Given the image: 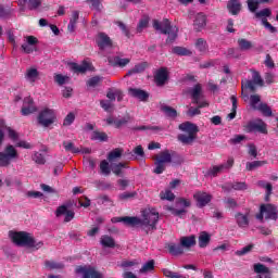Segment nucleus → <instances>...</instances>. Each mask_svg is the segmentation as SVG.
Returning <instances> with one entry per match:
<instances>
[{"instance_id": "obj_1", "label": "nucleus", "mask_w": 278, "mask_h": 278, "mask_svg": "<svg viewBox=\"0 0 278 278\" xmlns=\"http://www.w3.org/2000/svg\"><path fill=\"white\" fill-rule=\"evenodd\" d=\"M10 238L16 247H28L29 249H42L45 243L42 241L37 242L34 236L27 231H11Z\"/></svg>"}, {"instance_id": "obj_2", "label": "nucleus", "mask_w": 278, "mask_h": 278, "mask_svg": "<svg viewBox=\"0 0 278 278\" xmlns=\"http://www.w3.org/2000/svg\"><path fill=\"white\" fill-rule=\"evenodd\" d=\"M178 129L184 131V134L177 136L178 142L186 146L194 144V140H197V135L199 134V126L197 124L184 122L179 124Z\"/></svg>"}, {"instance_id": "obj_3", "label": "nucleus", "mask_w": 278, "mask_h": 278, "mask_svg": "<svg viewBox=\"0 0 278 278\" xmlns=\"http://www.w3.org/2000/svg\"><path fill=\"white\" fill-rule=\"evenodd\" d=\"M153 28L156 31H161V34L168 36L166 39V45H173V42L177 40L179 28H177V26L170 25V21L168 18H164L162 22L153 20Z\"/></svg>"}, {"instance_id": "obj_4", "label": "nucleus", "mask_w": 278, "mask_h": 278, "mask_svg": "<svg viewBox=\"0 0 278 278\" xmlns=\"http://www.w3.org/2000/svg\"><path fill=\"white\" fill-rule=\"evenodd\" d=\"M143 218H139V223L137 225L141 226L142 231L149 235V231H155L157 229V223L160 220V213L157 212H149L142 214Z\"/></svg>"}, {"instance_id": "obj_5", "label": "nucleus", "mask_w": 278, "mask_h": 278, "mask_svg": "<svg viewBox=\"0 0 278 278\" xmlns=\"http://www.w3.org/2000/svg\"><path fill=\"white\" fill-rule=\"evenodd\" d=\"M251 73L252 80L245 79L241 81L242 92H244V90H251V92H255V86H260L261 88L264 87V79H262L260 72L251 70Z\"/></svg>"}, {"instance_id": "obj_6", "label": "nucleus", "mask_w": 278, "mask_h": 278, "mask_svg": "<svg viewBox=\"0 0 278 278\" xmlns=\"http://www.w3.org/2000/svg\"><path fill=\"white\" fill-rule=\"evenodd\" d=\"M55 111H53V109L46 108L39 112L37 121L41 127H50V125L55 123Z\"/></svg>"}, {"instance_id": "obj_7", "label": "nucleus", "mask_w": 278, "mask_h": 278, "mask_svg": "<svg viewBox=\"0 0 278 278\" xmlns=\"http://www.w3.org/2000/svg\"><path fill=\"white\" fill-rule=\"evenodd\" d=\"M244 131H247V134L258 132L266 136L268 134V125L262 119L251 121L244 126Z\"/></svg>"}, {"instance_id": "obj_8", "label": "nucleus", "mask_w": 278, "mask_h": 278, "mask_svg": "<svg viewBox=\"0 0 278 278\" xmlns=\"http://www.w3.org/2000/svg\"><path fill=\"white\" fill-rule=\"evenodd\" d=\"M75 271L77 275H83V278H103L101 273L91 266H77Z\"/></svg>"}, {"instance_id": "obj_9", "label": "nucleus", "mask_w": 278, "mask_h": 278, "mask_svg": "<svg viewBox=\"0 0 278 278\" xmlns=\"http://www.w3.org/2000/svg\"><path fill=\"white\" fill-rule=\"evenodd\" d=\"M194 201H197V207L203 208L208 203H212V194L203 191H197L193 194Z\"/></svg>"}, {"instance_id": "obj_10", "label": "nucleus", "mask_w": 278, "mask_h": 278, "mask_svg": "<svg viewBox=\"0 0 278 278\" xmlns=\"http://www.w3.org/2000/svg\"><path fill=\"white\" fill-rule=\"evenodd\" d=\"M34 112H38V108L34 104V99L31 97H26L21 113L23 116H29V114H34Z\"/></svg>"}, {"instance_id": "obj_11", "label": "nucleus", "mask_w": 278, "mask_h": 278, "mask_svg": "<svg viewBox=\"0 0 278 278\" xmlns=\"http://www.w3.org/2000/svg\"><path fill=\"white\" fill-rule=\"evenodd\" d=\"M261 207L266 220H277V206L275 204H262Z\"/></svg>"}, {"instance_id": "obj_12", "label": "nucleus", "mask_w": 278, "mask_h": 278, "mask_svg": "<svg viewBox=\"0 0 278 278\" xmlns=\"http://www.w3.org/2000/svg\"><path fill=\"white\" fill-rule=\"evenodd\" d=\"M96 42L101 51L112 47V39L105 33H99Z\"/></svg>"}, {"instance_id": "obj_13", "label": "nucleus", "mask_w": 278, "mask_h": 278, "mask_svg": "<svg viewBox=\"0 0 278 278\" xmlns=\"http://www.w3.org/2000/svg\"><path fill=\"white\" fill-rule=\"evenodd\" d=\"M55 216L58 217L65 216L64 223H71V220L75 218V212H73L72 210H68V206L66 205H61L56 208Z\"/></svg>"}, {"instance_id": "obj_14", "label": "nucleus", "mask_w": 278, "mask_h": 278, "mask_svg": "<svg viewBox=\"0 0 278 278\" xmlns=\"http://www.w3.org/2000/svg\"><path fill=\"white\" fill-rule=\"evenodd\" d=\"M154 81L156 86H164V84L168 81V68L167 67L159 68L154 75Z\"/></svg>"}, {"instance_id": "obj_15", "label": "nucleus", "mask_w": 278, "mask_h": 278, "mask_svg": "<svg viewBox=\"0 0 278 278\" xmlns=\"http://www.w3.org/2000/svg\"><path fill=\"white\" fill-rule=\"evenodd\" d=\"M108 62H109L110 66L125 68V66H127V64H129V62H131V59H129V58L123 59V58L116 55V56L109 58Z\"/></svg>"}, {"instance_id": "obj_16", "label": "nucleus", "mask_w": 278, "mask_h": 278, "mask_svg": "<svg viewBox=\"0 0 278 278\" xmlns=\"http://www.w3.org/2000/svg\"><path fill=\"white\" fill-rule=\"evenodd\" d=\"M206 25H207V16H205L203 12L198 13L193 21L194 30L202 31L203 29H205Z\"/></svg>"}, {"instance_id": "obj_17", "label": "nucleus", "mask_w": 278, "mask_h": 278, "mask_svg": "<svg viewBox=\"0 0 278 278\" xmlns=\"http://www.w3.org/2000/svg\"><path fill=\"white\" fill-rule=\"evenodd\" d=\"M227 10L231 16H238L242 12V2L240 0H229L227 2Z\"/></svg>"}, {"instance_id": "obj_18", "label": "nucleus", "mask_w": 278, "mask_h": 278, "mask_svg": "<svg viewBox=\"0 0 278 278\" xmlns=\"http://www.w3.org/2000/svg\"><path fill=\"white\" fill-rule=\"evenodd\" d=\"M128 93L130 97H134V99H139V101H142L143 103H147L149 101V92L138 89V88H129Z\"/></svg>"}, {"instance_id": "obj_19", "label": "nucleus", "mask_w": 278, "mask_h": 278, "mask_svg": "<svg viewBox=\"0 0 278 278\" xmlns=\"http://www.w3.org/2000/svg\"><path fill=\"white\" fill-rule=\"evenodd\" d=\"M112 223H124L125 225H129L130 227H137L138 223H140V217H129V216H125V217H113Z\"/></svg>"}, {"instance_id": "obj_20", "label": "nucleus", "mask_w": 278, "mask_h": 278, "mask_svg": "<svg viewBox=\"0 0 278 278\" xmlns=\"http://www.w3.org/2000/svg\"><path fill=\"white\" fill-rule=\"evenodd\" d=\"M235 220L238 225V227H240V229H247V227H249V213H241V212H238L235 214Z\"/></svg>"}, {"instance_id": "obj_21", "label": "nucleus", "mask_w": 278, "mask_h": 278, "mask_svg": "<svg viewBox=\"0 0 278 278\" xmlns=\"http://www.w3.org/2000/svg\"><path fill=\"white\" fill-rule=\"evenodd\" d=\"M165 249H167L169 255H174L175 257L179 255H184V249L180 244L169 242L165 244Z\"/></svg>"}, {"instance_id": "obj_22", "label": "nucleus", "mask_w": 278, "mask_h": 278, "mask_svg": "<svg viewBox=\"0 0 278 278\" xmlns=\"http://www.w3.org/2000/svg\"><path fill=\"white\" fill-rule=\"evenodd\" d=\"M70 68L73 73H80L83 75L90 68V63H88V61H84L80 65L77 63H70Z\"/></svg>"}, {"instance_id": "obj_23", "label": "nucleus", "mask_w": 278, "mask_h": 278, "mask_svg": "<svg viewBox=\"0 0 278 278\" xmlns=\"http://www.w3.org/2000/svg\"><path fill=\"white\" fill-rule=\"evenodd\" d=\"M195 244L197 237L194 235L180 238V247H182V249H191V247H194Z\"/></svg>"}, {"instance_id": "obj_24", "label": "nucleus", "mask_w": 278, "mask_h": 278, "mask_svg": "<svg viewBox=\"0 0 278 278\" xmlns=\"http://www.w3.org/2000/svg\"><path fill=\"white\" fill-rule=\"evenodd\" d=\"M155 161L161 163V164H170L173 162V156L170 154V151L164 150L160 154L155 156Z\"/></svg>"}, {"instance_id": "obj_25", "label": "nucleus", "mask_w": 278, "mask_h": 278, "mask_svg": "<svg viewBox=\"0 0 278 278\" xmlns=\"http://www.w3.org/2000/svg\"><path fill=\"white\" fill-rule=\"evenodd\" d=\"M147 68H149V63L141 62V63L136 64L134 66V68L129 70L126 75L128 77H131V75H138V73H144V71H147Z\"/></svg>"}, {"instance_id": "obj_26", "label": "nucleus", "mask_w": 278, "mask_h": 278, "mask_svg": "<svg viewBox=\"0 0 278 278\" xmlns=\"http://www.w3.org/2000/svg\"><path fill=\"white\" fill-rule=\"evenodd\" d=\"M212 236L207 231H201L199 233L198 243L200 249H205L210 244Z\"/></svg>"}, {"instance_id": "obj_27", "label": "nucleus", "mask_w": 278, "mask_h": 278, "mask_svg": "<svg viewBox=\"0 0 278 278\" xmlns=\"http://www.w3.org/2000/svg\"><path fill=\"white\" fill-rule=\"evenodd\" d=\"M3 153L11 163L12 160L18 159V151L12 144L7 146Z\"/></svg>"}, {"instance_id": "obj_28", "label": "nucleus", "mask_w": 278, "mask_h": 278, "mask_svg": "<svg viewBox=\"0 0 278 278\" xmlns=\"http://www.w3.org/2000/svg\"><path fill=\"white\" fill-rule=\"evenodd\" d=\"M124 150L123 148H116L109 152L108 154V161L109 162H116V160L123 157Z\"/></svg>"}, {"instance_id": "obj_29", "label": "nucleus", "mask_w": 278, "mask_h": 278, "mask_svg": "<svg viewBox=\"0 0 278 278\" xmlns=\"http://www.w3.org/2000/svg\"><path fill=\"white\" fill-rule=\"evenodd\" d=\"M100 242L102 247H105L106 249H114V247H116V241H114V238L108 235L102 236Z\"/></svg>"}, {"instance_id": "obj_30", "label": "nucleus", "mask_w": 278, "mask_h": 278, "mask_svg": "<svg viewBox=\"0 0 278 278\" xmlns=\"http://www.w3.org/2000/svg\"><path fill=\"white\" fill-rule=\"evenodd\" d=\"M128 160H136V155L138 157H144V148L142 146H137L132 152H128Z\"/></svg>"}, {"instance_id": "obj_31", "label": "nucleus", "mask_w": 278, "mask_h": 278, "mask_svg": "<svg viewBox=\"0 0 278 278\" xmlns=\"http://www.w3.org/2000/svg\"><path fill=\"white\" fill-rule=\"evenodd\" d=\"M203 88L201 84H197L193 89L191 90L192 103H199V99H201V92Z\"/></svg>"}, {"instance_id": "obj_32", "label": "nucleus", "mask_w": 278, "mask_h": 278, "mask_svg": "<svg viewBox=\"0 0 278 278\" xmlns=\"http://www.w3.org/2000/svg\"><path fill=\"white\" fill-rule=\"evenodd\" d=\"M268 164V161H253V162H248L245 164V170H255V168H261V166H266Z\"/></svg>"}, {"instance_id": "obj_33", "label": "nucleus", "mask_w": 278, "mask_h": 278, "mask_svg": "<svg viewBox=\"0 0 278 278\" xmlns=\"http://www.w3.org/2000/svg\"><path fill=\"white\" fill-rule=\"evenodd\" d=\"M63 147L67 153H81V149L75 147L73 141H63Z\"/></svg>"}, {"instance_id": "obj_34", "label": "nucleus", "mask_w": 278, "mask_h": 278, "mask_svg": "<svg viewBox=\"0 0 278 278\" xmlns=\"http://www.w3.org/2000/svg\"><path fill=\"white\" fill-rule=\"evenodd\" d=\"M161 111L164 112L165 116L168 118H177V110L169 105H162Z\"/></svg>"}, {"instance_id": "obj_35", "label": "nucleus", "mask_w": 278, "mask_h": 278, "mask_svg": "<svg viewBox=\"0 0 278 278\" xmlns=\"http://www.w3.org/2000/svg\"><path fill=\"white\" fill-rule=\"evenodd\" d=\"M227 165H215L211 169L206 172L207 177H217L219 173H223L225 170V167Z\"/></svg>"}, {"instance_id": "obj_36", "label": "nucleus", "mask_w": 278, "mask_h": 278, "mask_svg": "<svg viewBox=\"0 0 278 278\" xmlns=\"http://www.w3.org/2000/svg\"><path fill=\"white\" fill-rule=\"evenodd\" d=\"M230 101L232 103L231 112L228 114L229 121H233L236 118L237 110H238V98L236 96L230 97Z\"/></svg>"}, {"instance_id": "obj_37", "label": "nucleus", "mask_w": 278, "mask_h": 278, "mask_svg": "<svg viewBox=\"0 0 278 278\" xmlns=\"http://www.w3.org/2000/svg\"><path fill=\"white\" fill-rule=\"evenodd\" d=\"M91 140H98L99 142H108V134L99 130H94L91 134Z\"/></svg>"}, {"instance_id": "obj_38", "label": "nucleus", "mask_w": 278, "mask_h": 278, "mask_svg": "<svg viewBox=\"0 0 278 278\" xmlns=\"http://www.w3.org/2000/svg\"><path fill=\"white\" fill-rule=\"evenodd\" d=\"M45 266L46 268H49V270H62V268H64V264L55 261H46Z\"/></svg>"}, {"instance_id": "obj_39", "label": "nucleus", "mask_w": 278, "mask_h": 278, "mask_svg": "<svg viewBox=\"0 0 278 278\" xmlns=\"http://www.w3.org/2000/svg\"><path fill=\"white\" fill-rule=\"evenodd\" d=\"M195 49H198L200 53H207V41L203 38L197 39Z\"/></svg>"}, {"instance_id": "obj_40", "label": "nucleus", "mask_w": 278, "mask_h": 278, "mask_svg": "<svg viewBox=\"0 0 278 278\" xmlns=\"http://www.w3.org/2000/svg\"><path fill=\"white\" fill-rule=\"evenodd\" d=\"M100 173L105 177L112 173V167H110V163L106 160L100 162Z\"/></svg>"}, {"instance_id": "obj_41", "label": "nucleus", "mask_w": 278, "mask_h": 278, "mask_svg": "<svg viewBox=\"0 0 278 278\" xmlns=\"http://www.w3.org/2000/svg\"><path fill=\"white\" fill-rule=\"evenodd\" d=\"M31 160L35 164H39L40 166H43V164H47V159L45 157V154L40 152H35L31 156Z\"/></svg>"}, {"instance_id": "obj_42", "label": "nucleus", "mask_w": 278, "mask_h": 278, "mask_svg": "<svg viewBox=\"0 0 278 278\" xmlns=\"http://www.w3.org/2000/svg\"><path fill=\"white\" fill-rule=\"evenodd\" d=\"M254 273H256L257 275H269L270 274V269L268 267H266V265L262 264V263H257L254 264Z\"/></svg>"}, {"instance_id": "obj_43", "label": "nucleus", "mask_w": 278, "mask_h": 278, "mask_svg": "<svg viewBox=\"0 0 278 278\" xmlns=\"http://www.w3.org/2000/svg\"><path fill=\"white\" fill-rule=\"evenodd\" d=\"M21 3H27L28 10H38L42 5V0H21Z\"/></svg>"}, {"instance_id": "obj_44", "label": "nucleus", "mask_w": 278, "mask_h": 278, "mask_svg": "<svg viewBox=\"0 0 278 278\" xmlns=\"http://www.w3.org/2000/svg\"><path fill=\"white\" fill-rule=\"evenodd\" d=\"M257 185L266 190V201H268V198L273 194V185L264 180H260Z\"/></svg>"}, {"instance_id": "obj_45", "label": "nucleus", "mask_w": 278, "mask_h": 278, "mask_svg": "<svg viewBox=\"0 0 278 278\" xmlns=\"http://www.w3.org/2000/svg\"><path fill=\"white\" fill-rule=\"evenodd\" d=\"M256 110H258V112H262L263 116H273V110L266 103H261Z\"/></svg>"}, {"instance_id": "obj_46", "label": "nucleus", "mask_w": 278, "mask_h": 278, "mask_svg": "<svg viewBox=\"0 0 278 278\" xmlns=\"http://www.w3.org/2000/svg\"><path fill=\"white\" fill-rule=\"evenodd\" d=\"M147 27H149V16H146L139 20V23L137 25V33L142 34V31H144Z\"/></svg>"}, {"instance_id": "obj_47", "label": "nucleus", "mask_w": 278, "mask_h": 278, "mask_svg": "<svg viewBox=\"0 0 278 278\" xmlns=\"http://www.w3.org/2000/svg\"><path fill=\"white\" fill-rule=\"evenodd\" d=\"M172 51L176 55H192V51H190L189 49H187L185 47L176 46V47L173 48Z\"/></svg>"}, {"instance_id": "obj_48", "label": "nucleus", "mask_w": 278, "mask_h": 278, "mask_svg": "<svg viewBox=\"0 0 278 278\" xmlns=\"http://www.w3.org/2000/svg\"><path fill=\"white\" fill-rule=\"evenodd\" d=\"M238 46L241 51H249V49L253 48V43L244 38L238 39Z\"/></svg>"}, {"instance_id": "obj_49", "label": "nucleus", "mask_w": 278, "mask_h": 278, "mask_svg": "<svg viewBox=\"0 0 278 278\" xmlns=\"http://www.w3.org/2000/svg\"><path fill=\"white\" fill-rule=\"evenodd\" d=\"M273 16V11L269 8L263 9L255 13V18H268Z\"/></svg>"}, {"instance_id": "obj_50", "label": "nucleus", "mask_w": 278, "mask_h": 278, "mask_svg": "<svg viewBox=\"0 0 278 278\" xmlns=\"http://www.w3.org/2000/svg\"><path fill=\"white\" fill-rule=\"evenodd\" d=\"M39 75H40V73L38 72L37 68H29L26 71V77L30 81H36V79H38Z\"/></svg>"}, {"instance_id": "obj_51", "label": "nucleus", "mask_w": 278, "mask_h": 278, "mask_svg": "<svg viewBox=\"0 0 278 278\" xmlns=\"http://www.w3.org/2000/svg\"><path fill=\"white\" fill-rule=\"evenodd\" d=\"M155 269V261L151 260L148 261L143 266L140 268V273H151V270Z\"/></svg>"}, {"instance_id": "obj_52", "label": "nucleus", "mask_w": 278, "mask_h": 278, "mask_svg": "<svg viewBox=\"0 0 278 278\" xmlns=\"http://www.w3.org/2000/svg\"><path fill=\"white\" fill-rule=\"evenodd\" d=\"M248 9L252 12V13H256L258 8H260V0H248Z\"/></svg>"}, {"instance_id": "obj_53", "label": "nucleus", "mask_w": 278, "mask_h": 278, "mask_svg": "<svg viewBox=\"0 0 278 278\" xmlns=\"http://www.w3.org/2000/svg\"><path fill=\"white\" fill-rule=\"evenodd\" d=\"M170 155L174 166H180V164H184V156L179 155L177 152H172Z\"/></svg>"}, {"instance_id": "obj_54", "label": "nucleus", "mask_w": 278, "mask_h": 278, "mask_svg": "<svg viewBox=\"0 0 278 278\" xmlns=\"http://www.w3.org/2000/svg\"><path fill=\"white\" fill-rule=\"evenodd\" d=\"M162 201H175V193L170 190L162 191L160 193Z\"/></svg>"}, {"instance_id": "obj_55", "label": "nucleus", "mask_w": 278, "mask_h": 278, "mask_svg": "<svg viewBox=\"0 0 278 278\" xmlns=\"http://www.w3.org/2000/svg\"><path fill=\"white\" fill-rule=\"evenodd\" d=\"M101 84V77L100 76H93L87 80V86L89 88H97Z\"/></svg>"}, {"instance_id": "obj_56", "label": "nucleus", "mask_w": 278, "mask_h": 278, "mask_svg": "<svg viewBox=\"0 0 278 278\" xmlns=\"http://www.w3.org/2000/svg\"><path fill=\"white\" fill-rule=\"evenodd\" d=\"M54 81L58 86H64L66 81H68V76H64L62 74H54Z\"/></svg>"}, {"instance_id": "obj_57", "label": "nucleus", "mask_w": 278, "mask_h": 278, "mask_svg": "<svg viewBox=\"0 0 278 278\" xmlns=\"http://www.w3.org/2000/svg\"><path fill=\"white\" fill-rule=\"evenodd\" d=\"M255 248V245L253 243L245 245L244 248H242L241 250H238L236 252V255L242 256V255H247V253H251L253 251V249Z\"/></svg>"}, {"instance_id": "obj_58", "label": "nucleus", "mask_w": 278, "mask_h": 278, "mask_svg": "<svg viewBox=\"0 0 278 278\" xmlns=\"http://www.w3.org/2000/svg\"><path fill=\"white\" fill-rule=\"evenodd\" d=\"M75 123V113L71 112L68 113L64 121H63V127H71V124Z\"/></svg>"}, {"instance_id": "obj_59", "label": "nucleus", "mask_w": 278, "mask_h": 278, "mask_svg": "<svg viewBox=\"0 0 278 278\" xmlns=\"http://www.w3.org/2000/svg\"><path fill=\"white\" fill-rule=\"evenodd\" d=\"M154 165H155V168L153 169V173H155V175H162V173L166 170V165H164V163H160L159 161H155Z\"/></svg>"}, {"instance_id": "obj_60", "label": "nucleus", "mask_w": 278, "mask_h": 278, "mask_svg": "<svg viewBox=\"0 0 278 278\" xmlns=\"http://www.w3.org/2000/svg\"><path fill=\"white\" fill-rule=\"evenodd\" d=\"M10 164L12 163L8 160V156L3 152H0V167L8 168Z\"/></svg>"}, {"instance_id": "obj_61", "label": "nucleus", "mask_w": 278, "mask_h": 278, "mask_svg": "<svg viewBox=\"0 0 278 278\" xmlns=\"http://www.w3.org/2000/svg\"><path fill=\"white\" fill-rule=\"evenodd\" d=\"M260 101H262V98L260 97V94H252L250 97V103L251 106L253 108V110H257V103H260Z\"/></svg>"}, {"instance_id": "obj_62", "label": "nucleus", "mask_w": 278, "mask_h": 278, "mask_svg": "<svg viewBox=\"0 0 278 278\" xmlns=\"http://www.w3.org/2000/svg\"><path fill=\"white\" fill-rule=\"evenodd\" d=\"M224 203L229 207L230 210H236L238 207V201L233 198H227L224 200Z\"/></svg>"}, {"instance_id": "obj_63", "label": "nucleus", "mask_w": 278, "mask_h": 278, "mask_svg": "<svg viewBox=\"0 0 278 278\" xmlns=\"http://www.w3.org/2000/svg\"><path fill=\"white\" fill-rule=\"evenodd\" d=\"M87 1L91 3V8L97 12H101V10H103V4L101 3V0H87Z\"/></svg>"}, {"instance_id": "obj_64", "label": "nucleus", "mask_w": 278, "mask_h": 278, "mask_svg": "<svg viewBox=\"0 0 278 278\" xmlns=\"http://www.w3.org/2000/svg\"><path fill=\"white\" fill-rule=\"evenodd\" d=\"M232 184V190H247L249 186H247V182L244 181H237V182H231Z\"/></svg>"}]
</instances>
